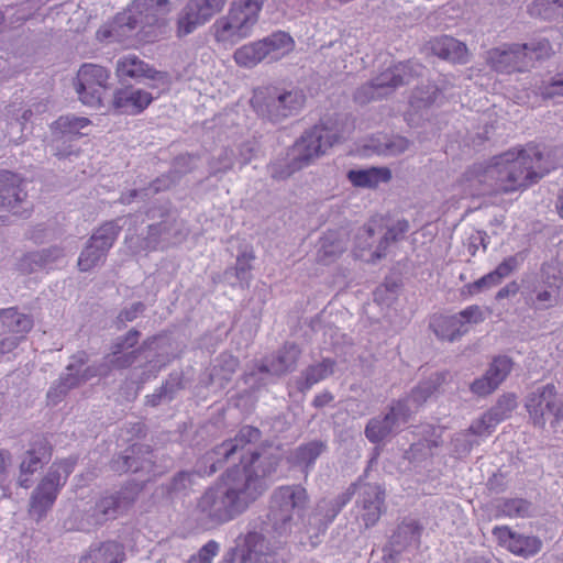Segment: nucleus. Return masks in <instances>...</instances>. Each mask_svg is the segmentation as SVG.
Returning <instances> with one entry per match:
<instances>
[{
	"instance_id": "1",
	"label": "nucleus",
	"mask_w": 563,
	"mask_h": 563,
	"mask_svg": "<svg viewBox=\"0 0 563 563\" xmlns=\"http://www.w3.org/2000/svg\"><path fill=\"white\" fill-rule=\"evenodd\" d=\"M272 470L257 475L228 470L219 482L198 499L197 519L203 525L219 526L235 519L249 509L271 486Z\"/></svg>"
},
{
	"instance_id": "2",
	"label": "nucleus",
	"mask_w": 563,
	"mask_h": 563,
	"mask_svg": "<svg viewBox=\"0 0 563 563\" xmlns=\"http://www.w3.org/2000/svg\"><path fill=\"white\" fill-rule=\"evenodd\" d=\"M493 159L498 195L525 190L553 168L541 165L542 153L538 150L508 151Z\"/></svg>"
},
{
	"instance_id": "3",
	"label": "nucleus",
	"mask_w": 563,
	"mask_h": 563,
	"mask_svg": "<svg viewBox=\"0 0 563 563\" xmlns=\"http://www.w3.org/2000/svg\"><path fill=\"white\" fill-rule=\"evenodd\" d=\"M170 11L169 0H134L124 11L102 24L96 32L99 42L128 44L143 25H152L158 15Z\"/></svg>"
},
{
	"instance_id": "4",
	"label": "nucleus",
	"mask_w": 563,
	"mask_h": 563,
	"mask_svg": "<svg viewBox=\"0 0 563 563\" xmlns=\"http://www.w3.org/2000/svg\"><path fill=\"white\" fill-rule=\"evenodd\" d=\"M553 53L548 38H533L527 43H505L489 49L487 63L498 73H523L533 68L537 62L550 58Z\"/></svg>"
},
{
	"instance_id": "5",
	"label": "nucleus",
	"mask_w": 563,
	"mask_h": 563,
	"mask_svg": "<svg viewBox=\"0 0 563 563\" xmlns=\"http://www.w3.org/2000/svg\"><path fill=\"white\" fill-rule=\"evenodd\" d=\"M261 439V431L251 426L242 427L233 439L222 442L217 449L216 453L223 455L224 460H229L235 454H240V465H235L231 470H240L244 473L246 470L250 473L257 470V475H262L263 471L272 470L271 484L274 481L278 457L266 456L253 448Z\"/></svg>"
},
{
	"instance_id": "6",
	"label": "nucleus",
	"mask_w": 563,
	"mask_h": 563,
	"mask_svg": "<svg viewBox=\"0 0 563 563\" xmlns=\"http://www.w3.org/2000/svg\"><path fill=\"white\" fill-rule=\"evenodd\" d=\"M262 5V0H233L228 13L211 25L214 41L233 45L249 37L258 21Z\"/></svg>"
},
{
	"instance_id": "7",
	"label": "nucleus",
	"mask_w": 563,
	"mask_h": 563,
	"mask_svg": "<svg viewBox=\"0 0 563 563\" xmlns=\"http://www.w3.org/2000/svg\"><path fill=\"white\" fill-rule=\"evenodd\" d=\"M338 141L336 134L322 125H314L306 131L287 152L284 174L290 176L320 157Z\"/></svg>"
},
{
	"instance_id": "8",
	"label": "nucleus",
	"mask_w": 563,
	"mask_h": 563,
	"mask_svg": "<svg viewBox=\"0 0 563 563\" xmlns=\"http://www.w3.org/2000/svg\"><path fill=\"white\" fill-rule=\"evenodd\" d=\"M76 462L75 459H65L55 462L51 466L31 496L29 514L32 518L38 521L46 516L53 507L60 488L73 473Z\"/></svg>"
},
{
	"instance_id": "9",
	"label": "nucleus",
	"mask_w": 563,
	"mask_h": 563,
	"mask_svg": "<svg viewBox=\"0 0 563 563\" xmlns=\"http://www.w3.org/2000/svg\"><path fill=\"white\" fill-rule=\"evenodd\" d=\"M525 408L529 421L537 428L543 429L547 422L551 424L563 420V388L554 383H548L530 391L525 398Z\"/></svg>"
},
{
	"instance_id": "10",
	"label": "nucleus",
	"mask_w": 563,
	"mask_h": 563,
	"mask_svg": "<svg viewBox=\"0 0 563 563\" xmlns=\"http://www.w3.org/2000/svg\"><path fill=\"white\" fill-rule=\"evenodd\" d=\"M221 563H278L277 551L262 533L249 531L238 537Z\"/></svg>"
},
{
	"instance_id": "11",
	"label": "nucleus",
	"mask_w": 563,
	"mask_h": 563,
	"mask_svg": "<svg viewBox=\"0 0 563 563\" xmlns=\"http://www.w3.org/2000/svg\"><path fill=\"white\" fill-rule=\"evenodd\" d=\"M110 71L106 67L86 63L77 71L75 90L79 100L88 107L99 108L109 89Z\"/></svg>"
},
{
	"instance_id": "12",
	"label": "nucleus",
	"mask_w": 563,
	"mask_h": 563,
	"mask_svg": "<svg viewBox=\"0 0 563 563\" xmlns=\"http://www.w3.org/2000/svg\"><path fill=\"white\" fill-rule=\"evenodd\" d=\"M409 421V410L402 402H391L386 407L385 411L378 416L371 418L364 429L365 438L372 444L384 443L396 437L401 426Z\"/></svg>"
},
{
	"instance_id": "13",
	"label": "nucleus",
	"mask_w": 563,
	"mask_h": 563,
	"mask_svg": "<svg viewBox=\"0 0 563 563\" xmlns=\"http://www.w3.org/2000/svg\"><path fill=\"white\" fill-rule=\"evenodd\" d=\"M228 0H189L177 19V36L183 37L220 13Z\"/></svg>"
},
{
	"instance_id": "14",
	"label": "nucleus",
	"mask_w": 563,
	"mask_h": 563,
	"mask_svg": "<svg viewBox=\"0 0 563 563\" xmlns=\"http://www.w3.org/2000/svg\"><path fill=\"white\" fill-rule=\"evenodd\" d=\"M115 75L119 80H133L136 82L143 80L168 81V74L155 69L153 66L141 59L135 54H129L120 57L115 64Z\"/></svg>"
},
{
	"instance_id": "15",
	"label": "nucleus",
	"mask_w": 563,
	"mask_h": 563,
	"mask_svg": "<svg viewBox=\"0 0 563 563\" xmlns=\"http://www.w3.org/2000/svg\"><path fill=\"white\" fill-rule=\"evenodd\" d=\"M282 47V34L272 35L245 45L233 53L235 64L243 68H253Z\"/></svg>"
},
{
	"instance_id": "16",
	"label": "nucleus",
	"mask_w": 563,
	"mask_h": 563,
	"mask_svg": "<svg viewBox=\"0 0 563 563\" xmlns=\"http://www.w3.org/2000/svg\"><path fill=\"white\" fill-rule=\"evenodd\" d=\"M357 505L365 528L375 526L385 510V490L377 484L360 485Z\"/></svg>"
},
{
	"instance_id": "17",
	"label": "nucleus",
	"mask_w": 563,
	"mask_h": 563,
	"mask_svg": "<svg viewBox=\"0 0 563 563\" xmlns=\"http://www.w3.org/2000/svg\"><path fill=\"white\" fill-rule=\"evenodd\" d=\"M465 187L473 196H496L497 183L494 159L489 164L476 163L463 174Z\"/></svg>"
},
{
	"instance_id": "18",
	"label": "nucleus",
	"mask_w": 563,
	"mask_h": 563,
	"mask_svg": "<svg viewBox=\"0 0 563 563\" xmlns=\"http://www.w3.org/2000/svg\"><path fill=\"white\" fill-rule=\"evenodd\" d=\"M422 527L415 520L402 521L391 534L388 544L383 549L385 563L394 562L402 551L420 542Z\"/></svg>"
},
{
	"instance_id": "19",
	"label": "nucleus",
	"mask_w": 563,
	"mask_h": 563,
	"mask_svg": "<svg viewBox=\"0 0 563 563\" xmlns=\"http://www.w3.org/2000/svg\"><path fill=\"white\" fill-rule=\"evenodd\" d=\"M424 67L419 63L407 62L395 65L372 80L378 87V90L385 91L386 97L397 87L408 85L413 77L422 75Z\"/></svg>"
},
{
	"instance_id": "20",
	"label": "nucleus",
	"mask_w": 563,
	"mask_h": 563,
	"mask_svg": "<svg viewBox=\"0 0 563 563\" xmlns=\"http://www.w3.org/2000/svg\"><path fill=\"white\" fill-rule=\"evenodd\" d=\"M451 374L448 371L437 372L429 376L426 380L420 382L411 391L402 398L395 399L396 402H402L409 410V419L411 416L440 388L448 383Z\"/></svg>"
},
{
	"instance_id": "21",
	"label": "nucleus",
	"mask_w": 563,
	"mask_h": 563,
	"mask_svg": "<svg viewBox=\"0 0 563 563\" xmlns=\"http://www.w3.org/2000/svg\"><path fill=\"white\" fill-rule=\"evenodd\" d=\"M153 100L151 92L130 86L114 91L112 107L121 114L137 115L147 109Z\"/></svg>"
},
{
	"instance_id": "22",
	"label": "nucleus",
	"mask_w": 563,
	"mask_h": 563,
	"mask_svg": "<svg viewBox=\"0 0 563 563\" xmlns=\"http://www.w3.org/2000/svg\"><path fill=\"white\" fill-rule=\"evenodd\" d=\"M517 408V397L512 393L501 395L496 404L486 411L477 426H471L470 430L475 434L490 433L501 421L508 419Z\"/></svg>"
},
{
	"instance_id": "23",
	"label": "nucleus",
	"mask_w": 563,
	"mask_h": 563,
	"mask_svg": "<svg viewBox=\"0 0 563 563\" xmlns=\"http://www.w3.org/2000/svg\"><path fill=\"white\" fill-rule=\"evenodd\" d=\"M328 450V443L323 440H311L290 451L287 463L290 467L298 468L306 479L314 466L316 461Z\"/></svg>"
},
{
	"instance_id": "24",
	"label": "nucleus",
	"mask_w": 563,
	"mask_h": 563,
	"mask_svg": "<svg viewBox=\"0 0 563 563\" xmlns=\"http://www.w3.org/2000/svg\"><path fill=\"white\" fill-rule=\"evenodd\" d=\"M431 53L452 64H466L468 49L465 43L450 35H440L428 42Z\"/></svg>"
},
{
	"instance_id": "25",
	"label": "nucleus",
	"mask_w": 563,
	"mask_h": 563,
	"mask_svg": "<svg viewBox=\"0 0 563 563\" xmlns=\"http://www.w3.org/2000/svg\"><path fill=\"white\" fill-rule=\"evenodd\" d=\"M23 179L9 170L0 172V208H7L13 214H21L15 207L26 197L22 188Z\"/></svg>"
},
{
	"instance_id": "26",
	"label": "nucleus",
	"mask_w": 563,
	"mask_h": 563,
	"mask_svg": "<svg viewBox=\"0 0 563 563\" xmlns=\"http://www.w3.org/2000/svg\"><path fill=\"white\" fill-rule=\"evenodd\" d=\"M33 328V319L31 316L21 313L16 308H7L0 310V332L1 334L25 335Z\"/></svg>"
},
{
	"instance_id": "27",
	"label": "nucleus",
	"mask_w": 563,
	"mask_h": 563,
	"mask_svg": "<svg viewBox=\"0 0 563 563\" xmlns=\"http://www.w3.org/2000/svg\"><path fill=\"white\" fill-rule=\"evenodd\" d=\"M435 336L440 340L454 342L467 332L464 322L459 316H434L429 324Z\"/></svg>"
},
{
	"instance_id": "28",
	"label": "nucleus",
	"mask_w": 563,
	"mask_h": 563,
	"mask_svg": "<svg viewBox=\"0 0 563 563\" xmlns=\"http://www.w3.org/2000/svg\"><path fill=\"white\" fill-rule=\"evenodd\" d=\"M52 455V448L46 439L38 438L35 440L31 448L26 451L25 457L20 464L21 475L34 474L42 462L49 460Z\"/></svg>"
},
{
	"instance_id": "29",
	"label": "nucleus",
	"mask_w": 563,
	"mask_h": 563,
	"mask_svg": "<svg viewBox=\"0 0 563 563\" xmlns=\"http://www.w3.org/2000/svg\"><path fill=\"white\" fill-rule=\"evenodd\" d=\"M391 178V172L387 167H372L368 169H352L347 173V179L355 187L373 188L379 183H387Z\"/></svg>"
},
{
	"instance_id": "30",
	"label": "nucleus",
	"mask_w": 563,
	"mask_h": 563,
	"mask_svg": "<svg viewBox=\"0 0 563 563\" xmlns=\"http://www.w3.org/2000/svg\"><path fill=\"white\" fill-rule=\"evenodd\" d=\"M408 231L409 222L405 219L398 220L394 225L387 229L383 236H380L375 250L369 253V257L366 258V261L369 263H376L385 257L390 243L401 240Z\"/></svg>"
},
{
	"instance_id": "31",
	"label": "nucleus",
	"mask_w": 563,
	"mask_h": 563,
	"mask_svg": "<svg viewBox=\"0 0 563 563\" xmlns=\"http://www.w3.org/2000/svg\"><path fill=\"white\" fill-rule=\"evenodd\" d=\"M280 102L282 93L273 87H260L254 90L251 98L252 108L262 117L269 115Z\"/></svg>"
},
{
	"instance_id": "32",
	"label": "nucleus",
	"mask_w": 563,
	"mask_h": 563,
	"mask_svg": "<svg viewBox=\"0 0 563 563\" xmlns=\"http://www.w3.org/2000/svg\"><path fill=\"white\" fill-rule=\"evenodd\" d=\"M563 283H551L545 287H536L529 298V305L534 310H548L555 307L560 301Z\"/></svg>"
},
{
	"instance_id": "33",
	"label": "nucleus",
	"mask_w": 563,
	"mask_h": 563,
	"mask_svg": "<svg viewBox=\"0 0 563 563\" xmlns=\"http://www.w3.org/2000/svg\"><path fill=\"white\" fill-rule=\"evenodd\" d=\"M124 548L121 543L108 541L98 549L91 550L87 556H84L80 563H88L90 559L95 563H122L124 560Z\"/></svg>"
},
{
	"instance_id": "34",
	"label": "nucleus",
	"mask_w": 563,
	"mask_h": 563,
	"mask_svg": "<svg viewBox=\"0 0 563 563\" xmlns=\"http://www.w3.org/2000/svg\"><path fill=\"white\" fill-rule=\"evenodd\" d=\"M73 368H74V365L70 364L67 367L68 373L64 377H62L60 382L57 385L51 387V389L48 390L47 400L49 404L56 405L62 399V397H64L66 395V393L69 389L80 385L81 382H85L89 377L95 375L92 373H88V369H87L85 372V374L79 377L71 373Z\"/></svg>"
},
{
	"instance_id": "35",
	"label": "nucleus",
	"mask_w": 563,
	"mask_h": 563,
	"mask_svg": "<svg viewBox=\"0 0 563 563\" xmlns=\"http://www.w3.org/2000/svg\"><path fill=\"white\" fill-rule=\"evenodd\" d=\"M89 125H91V121L88 118L67 114L60 115L53 123V129L56 132L69 135L71 137H80L88 135V133L82 132V130Z\"/></svg>"
},
{
	"instance_id": "36",
	"label": "nucleus",
	"mask_w": 563,
	"mask_h": 563,
	"mask_svg": "<svg viewBox=\"0 0 563 563\" xmlns=\"http://www.w3.org/2000/svg\"><path fill=\"white\" fill-rule=\"evenodd\" d=\"M308 504L306 489L300 485L284 486V511L290 507L298 519H302Z\"/></svg>"
},
{
	"instance_id": "37",
	"label": "nucleus",
	"mask_w": 563,
	"mask_h": 563,
	"mask_svg": "<svg viewBox=\"0 0 563 563\" xmlns=\"http://www.w3.org/2000/svg\"><path fill=\"white\" fill-rule=\"evenodd\" d=\"M510 536L509 549L512 553L521 556H530L541 549V541L533 536L514 534L505 528Z\"/></svg>"
},
{
	"instance_id": "38",
	"label": "nucleus",
	"mask_w": 563,
	"mask_h": 563,
	"mask_svg": "<svg viewBox=\"0 0 563 563\" xmlns=\"http://www.w3.org/2000/svg\"><path fill=\"white\" fill-rule=\"evenodd\" d=\"M120 230L121 228L114 221L106 222L97 229L89 241L107 255L108 251L118 239Z\"/></svg>"
},
{
	"instance_id": "39",
	"label": "nucleus",
	"mask_w": 563,
	"mask_h": 563,
	"mask_svg": "<svg viewBox=\"0 0 563 563\" xmlns=\"http://www.w3.org/2000/svg\"><path fill=\"white\" fill-rule=\"evenodd\" d=\"M318 261L324 265L332 263L343 252V245L338 241V234L330 232L320 239Z\"/></svg>"
},
{
	"instance_id": "40",
	"label": "nucleus",
	"mask_w": 563,
	"mask_h": 563,
	"mask_svg": "<svg viewBox=\"0 0 563 563\" xmlns=\"http://www.w3.org/2000/svg\"><path fill=\"white\" fill-rule=\"evenodd\" d=\"M514 367V361L507 355L493 357L485 374L499 387L509 376Z\"/></svg>"
},
{
	"instance_id": "41",
	"label": "nucleus",
	"mask_w": 563,
	"mask_h": 563,
	"mask_svg": "<svg viewBox=\"0 0 563 563\" xmlns=\"http://www.w3.org/2000/svg\"><path fill=\"white\" fill-rule=\"evenodd\" d=\"M126 497H121V494L110 495L102 497L95 506L93 517L98 523L114 517L121 507L122 500Z\"/></svg>"
},
{
	"instance_id": "42",
	"label": "nucleus",
	"mask_w": 563,
	"mask_h": 563,
	"mask_svg": "<svg viewBox=\"0 0 563 563\" xmlns=\"http://www.w3.org/2000/svg\"><path fill=\"white\" fill-rule=\"evenodd\" d=\"M336 362L332 358H323L320 363L310 365L305 372V388H310L312 385L321 382L322 379L331 376L334 373Z\"/></svg>"
},
{
	"instance_id": "43",
	"label": "nucleus",
	"mask_w": 563,
	"mask_h": 563,
	"mask_svg": "<svg viewBox=\"0 0 563 563\" xmlns=\"http://www.w3.org/2000/svg\"><path fill=\"white\" fill-rule=\"evenodd\" d=\"M498 510L507 517L526 518L531 516L532 504L523 498L503 499Z\"/></svg>"
},
{
	"instance_id": "44",
	"label": "nucleus",
	"mask_w": 563,
	"mask_h": 563,
	"mask_svg": "<svg viewBox=\"0 0 563 563\" xmlns=\"http://www.w3.org/2000/svg\"><path fill=\"white\" fill-rule=\"evenodd\" d=\"M255 253L252 246H245L238 255L235 263V276L240 280L249 282L251 278V271L253 269V261Z\"/></svg>"
},
{
	"instance_id": "45",
	"label": "nucleus",
	"mask_w": 563,
	"mask_h": 563,
	"mask_svg": "<svg viewBox=\"0 0 563 563\" xmlns=\"http://www.w3.org/2000/svg\"><path fill=\"white\" fill-rule=\"evenodd\" d=\"M104 256L102 250L89 241L78 258V267L81 272H88L97 266Z\"/></svg>"
},
{
	"instance_id": "46",
	"label": "nucleus",
	"mask_w": 563,
	"mask_h": 563,
	"mask_svg": "<svg viewBox=\"0 0 563 563\" xmlns=\"http://www.w3.org/2000/svg\"><path fill=\"white\" fill-rule=\"evenodd\" d=\"M375 230L371 224H365L358 229L355 235V255L363 258V252L371 251L374 246Z\"/></svg>"
},
{
	"instance_id": "47",
	"label": "nucleus",
	"mask_w": 563,
	"mask_h": 563,
	"mask_svg": "<svg viewBox=\"0 0 563 563\" xmlns=\"http://www.w3.org/2000/svg\"><path fill=\"white\" fill-rule=\"evenodd\" d=\"M385 97L386 92L378 90V87H376L373 80L360 86L353 93V100L361 106Z\"/></svg>"
},
{
	"instance_id": "48",
	"label": "nucleus",
	"mask_w": 563,
	"mask_h": 563,
	"mask_svg": "<svg viewBox=\"0 0 563 563\" xmlns=\"http://www.w3.org/2000/svg\"><path fill=\"white\" fill-rule=\"evenodd\" d=\"M305 102L306 95L302 90L284 91V118L296 115L303 108Z\"/></svg>"
},
{
	"instance_id": "49",
	"label": "nucleus",
	"mask_w": 563,
	"mask_h": 563,
	"mask_svg": "<svg viewBox=\"0 0 563 563\" xmlns=\"http://www.w3.org/2000/svg\"><path fill=\"white\" fill-rule=\"evenodd\" d=\"M525 257L521 252L504 258V261L492 272L498 284L512 272H515L519 265L523 262Z\"/></svg>"
},
{
	"instance_id": "50",
	"label": "nucleus",
	"mask_w": 563,
	"mask_h": 563,
	"mask_svg": "<svg viewBox=\"0 0 563 563\" xmlns=\"http://www.w3.org/2000/svg\"><path fill=\"white\" fill-rule=\"evenodd\" d=\"M340 509L334 507V504L329 500H322L317 506V512L314 516L321 515L322 519H320L318 530L324 532L328 526L335 519V517L340 514Z\"/></svg>"
},
{
	"instance_id": "51",
	"label": "nucleus",
	"mask_w": 563,
	"mask_h": 563,
	"mask_svg": "<svg viewBox=\"0 0 563 563\" xmlns=\"http://www.w3.org/2000/svg\"><path fill=\"white\" fill-rule=\"evenodd\" d=\"M219 543L214 540L208 541L196 555H192L188 563H212L219 552Z\"/></svg>"
},
{
	"instance_id": "52",
	"label": "nucleus",
	"mask_w": 563,
	"mask_h": 563,
	"mask_svg": "<svg viewBox=\"0 0 563 563\" xmlns=\"http://www.w3.org/2000/svg\"><path fill=\"white\" fill-rule=\"evenodd\" d=\"M497 385H494V382L484 373L483 376L476 378L471 385V391L479 397H484L490 395L497 389Z\"/></svg>"
},
{
	"instance_id": "53",
	"label": "nucleus",
	"mask_w": 563,
	"mask_h": 563,
	"mask_svg": "<svg viewBox=\"0 0 563 563\" xmlns=\"http://www.w3.org/2000/svg\"><path fill=\"white\" fill-rule=\"evenodd\" d=\"M497 285L499 284L497 283L495 276L490 272L481 277L479 279L475 280L474 283L465 285L464 289L467 291L468 295H475Z\"/></svg>"
},
{
	"instance_id": "54",
	"label": "nucleus",
	"mask_w": 563,
	"mask_h": 563,
	"mask_svg": "<svg viewBox=\"0 0 563 563\" xmlns=\"http://www.w3.org/2000/svg\"><path fill=\"white\" fill-rule=\"evenodd\" d=\"M541 95L544 99L563 97V74H559L549 85L544 86Z\"/></svg>"
},
{
	"instance_id": "55",
	"label": "nucleus",
	"mask_w": 563,
	"mask_h": 563,
	"mask_svg": "<svg viewBox=\"0 0 563 563\" xmlns=\"http://www.w3.org/2000/svg\"><path fill=\"white\" fill-rule=\"evenodd\" d=\"M488 245V235L485 231L478 230L474 234H472L468 239V252L472 256H475L478 247L482 246L484 251H486Z\"/></svg>"
},
{
	"instance_id": "56",
	"label": "nucleus",
	"mask_w": 563,
	"mask_h": 563,
	"mask_svg": "<svg viewBox=\"0 0 563 563\" xmlns=\"http://www.w3.org/2000/svg\"><path fill=\"white\" fill-rule=\"evenodd\" d=\"M456 316L461 318V320L464 322V325L466 323H479L484 320L483 311L476 305L467 307Z\"/></svg>"
},
{
	"instance_id": "57",
	"label": "nucleus",
	"mask_w": 563,
	"mask_h": 563,
	"mask_svg": "<svg viewBox=\"0 0 563 563\" xmlns=\"http://www.w3.org/2000/svg\"><path fill=\"white\" fill-rule=\"evenodd\" d=\"M301 354L300 347L295 344H284V372L292 367Z\"/></svg>"
},
{
	"instance_id": "58",
	"label": "nucleus",
	"mask_w": 563,
	"mask_h": 563,
	"mask_svg": "<svg viewBox=\"0 0 563 563\" xmlns=\"http://www.w3.org/2000/svg\"><path fill=\"white\" fill-rule=\"evenodd\" d=\"M140 332L136 330H130L126 335L117 342L113 347V354H120L124 349L133 347L137 344Z\"/></svg>"
},
{
	"instance_id": "59",
	"label": "nucleus",
	"mask_w": 563,
	"mask_h": 563,
	"mask_svg": "<svg viewBox=\"0 0 563 563\" xmlns=\"http://www.w3.org/2000/svg\"><path fill=\"white\" fill-rule=\"evenodd\" d=\"M411 142L408 139L398 135L386 143V150L393 155H398L406 152Z\"/></svg>"
},
{
	"instance_id": "60",
	"label": "nucleus",
	"mask_w": 563,
	"mask_h": 563,
	"mask_svg": "<svg viewBox=\"0 0 563 563\" xmlns=\"http://www.w3.org/2000/svg\"><path fill=\"white\" fill-rule=\"evenodd\" d=\"M140 351H141V349H137V350H134V351H132L130 353H125V354H123L121 356H115L113 360H111V364L115 368L129 367V366H131L135 362V360L139 356Z\"/></svg>"
},
{
	"instance_id": "61",
	"label": "nucleus",
	"mask_w": 563,
	"mask_h": 563,
	"mask_svg": "<svg viewBox=\"0 0 563 563\" xmlns=\"http://www.w3.org/2000/svg\"><path fill=\"white\" fill-rule=\"evenodd\" d=\"M4 335L5 336L0 342V358L4 354L12 352L19 345V343L24 339V338H20V335H18V336L10 335V334H4Z\"/></svg>"
},
{
	"instance_id": "62",
	"label": "nucleus",
	"mask_w": 563,
	"mask_h": 563,
	"mask_svg": "<svg viewBox=\"0 0 563 563\" xmlns=\"http://www.w3.org/2000/svg\"><path fill=\"white\" fill-rule=\"evenodd\" d=\"M194 473L179 472L172 482V490H179L187 487V484H191V477Z\"/></svg>"
},
{
	"instance_id": "63",
	"label": "nucleus",
	"mask_w": 563,
	"mask_h": 563,
	"mask_svg": "<svg viewBox=\"0 0 563 563\" xmlns=\"http://www.w3.org/2000/svg\"><path fill=\"white\" fill-rule=\"evenodd\" d=\"M143 309L144 305L142 302H136L130 309L122 310L118 318L122 322L133 321L139 313L143 311Z\"/></svg>"
},
{
	"instance_id": "64",
	"label": "nucleus",
	"mask_w": 563,
	"mask_h": 563,
	"mask_svg": "<svg viewBox=\"0 0 563 563\" xmlns=\"http://www.w3.org/2000/svg\"><path fill=\"white\" fill-rule=\"evenodd\" d=\"M519 291V285L517 282H510L496 294V300H501L510 296H515Z\"/></svg>"
}]
</instances>
